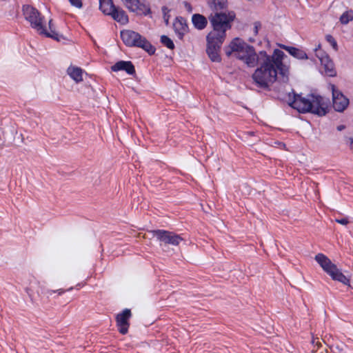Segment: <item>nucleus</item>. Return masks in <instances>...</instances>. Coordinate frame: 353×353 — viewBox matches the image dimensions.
Returning <instances> with one entry per match:
<instances>
[{"mask_svg":"<svg viewBox=\"0 0 353 353\" xmlns=\"http://www.w3.org/2000/svg\"><path fill=\"white\" fill-rule=\"evenodd\" d=\"M65 292V290L63 289H59L57 290H51L49 289H46L45 288H41V294L46 296L47 297H49L51 296L53 293H57L58 295H61Z\"/></svg>","mask_w":353,"mask_h":353,"instance_id":"5701e85b","label":"nucleus"},{"mask_svg":"<svg viewBox=\"0 0 353 353\" xmlns=\"http://www.w3.org/2000/svg\"><path fill=\"white\" fill-rule=\"evenodd\" d=\"M72 6L81 8L83 6L81 0H69Z\"/></svg>","mask_w":353,"mask_h":353,"instance_id":"a878e982","label":"nucleus"},{"mask_svg":"<svg viewBox=\"0 0 353 353\" xmlns=\"http://www.w3.org/2000/svg\"><path fill=\"white\" fill-rule=\"evenodd\" d=\"M315 260L333 280L341 282L344 285H350V279L325 254L321 253L317 254L315 256Z\"/></svg>","mask_w":353,"mask_h":353,"instance_id":"423d86ee","label":"nucleus"},{"mask_svg":"<svg viewBox=\"0 0 353 353\" xmlns=\"http://www.w3.org/2000/svg\"><path fill=\"white\" fill-rule=\"evenodd\" d=\"M192 23L196 29L201 30L206 28L208 20L201 14H194L192 17Z\"/></svg>","mask_w":353,"mask_h":353,"instance_id":"2eb2a0df","label":"nucleus"},{"mask_svg":"<svg viewBox=\"0 0 353 353\" xmlns=\"http://www.w3.org/2000/svg\"><path fill=\"white\" fill-rule=\"evenodd\" d=\"M72 290V288H69V289L68 290V291H70V290Z\"/></svg>","mask_w":353,"mask_h":353,"instance_id":"473e14b6","label":"nucleus"},{"mask_svg":"<svg viewBox=\"0 0 353 353\" xmlns=\"http://www.w3.org/2000/svg\"><path fill=\"white\" fill-rule=\"evenodd\" d=\"M183 4H184L185 8L186 9V10L188 12H192V6H191V4L190 3H188L187 1H184Z\"/></svg>","mask_w":353,"mask_h":353,"instance_id":"c85d7f7f","label":"nucleus"},{"mask_svg":"<svg viewBox=\"0 0 353 353\" xmlns=\"http://www.w3.org/2000/svg\"><path fill=\"white\" fill-rule=\"evenodd\" d=\"M111 70L114 72L123 70L130 75H133L136 72L134 65L130 61H119L111 67Z\"/></svg>","mask_w":353,"mask_h":353,"instance_id":"4468645a","label":"nucleus"},{"mask_svg":"<svg viewBox=\"0 0 353 353\" xmlns=\"http://www.w3.org/2000/svg\"><path fill=\"white\" fill-rule=\"evenodd\" d=\"M261 24L259 21H256L254 23V34L256 35L259 32V28H261Z\"/></svg>","mask_w":353,"mask_h":353,"instance_id":"cd10ccee","label":"nucleus"},{"mask_svg":"<svg viewBox=\"0 0 353 353\" xmlns=\"http://www.w3.org/2000/svg\"><path fill=\"white\" fill-rule=\"evenodd\" d=\"M132 316L131 310L125 308L116 316V323L118 331L121 334H126L130 327V319Z\"/></svg>","mask_w":353,"mask_h":353,"instance_id":"9d476101","label":"nucleus"},{"mask_svg":"<svg viewBox=\"0 0 353 353\" xmlns=\"http://www.w3.org/2000/svg\"><path fill=\"white\" fill-rule=\"evenodd\" d=\"M332 89V103L333 108L337 112L343 111L349 103V100L340 92L336 89L334 85Z\"/></svg>","mask_w":353,"mask_h":353,"instance_id":"9b49d317","label":"nucleus"},{"mask_svg":"<svg viewBox=\"0 0 353 353\" xmlns=\"http://www.w3.org/2000/svg\"><path fill=\"white\" fill-rule=\"evenodd\" d=\"M22 11L26 20L30 23V26L35 29L39 34L44 35L46 37H54L53 34L48 32L44 24V17L41 15L37 9L30 5H24L23 6Z\"/></svg>","mask_w":353,"mask_h":353,"instance_id":"39448f33","label":"nucleus"},{"mask_svg":"<svg viewBox=\"0 0 353 353\" xmlns=\"http://www.w3.org/2000/svg\"><path fill=\"white\" fill-rule=\"evenodd\" d=\"M67 72L75 82L79 83L83 81V70L81 68L70 66Z\"/></svg>","mask_w":353,"mask_h":353,"instance_id":"a211bd4d","label":"nucleus"},{"mask_svg":"<svg viewBox=\"0 0 353 353\" xmlns=\"http://www.w3.org/2000/svg\"><path fill=\"white\" fill-rule=\"evenodd\" d=\"M162 12L163 14V18H165V16L167 15V13L170 12V10L166 6L162 7Z\"/></svg>","mask_w":353,"mask_h":353,"instance_id":"c756f323","label":"nucleus"},{"mask_svg":"<svg viewBox=\"0 0 353 353\" xmlns=\"http://www.w3.org/2000/svg\"><path fill=\"white\" fill-rule=\"evenodd\" d=\"M206 52L208 57L213 62H220L221 59L219 55V50L224 41L218 39L217 38H212L211 39H209V37H206Z\"/></svg>","mask_w":353,"mask_h":353,"instance_id":"6e6552de","label":"nucleus"},{"mask_svg":"<svg viewBox=\"0 0 353 353\" xmlns=\"http://www.w3.org/2000/svg\"><path fill=\"white\" fill-rule=\"evenodd\" d=\"M352 20H353V10L345 12L340 17V22L345 25Z\"/></svg>","mask_w":353,"mask_h":353,"instance_id":"412c9836","label":"nucleus"},{"mask_svg":"<svg viewBox=\"0 0 353 353\" xmlns=\"http://www.w3.org/2000/svg\"><path fill=\"white\" fill-rule=\"evenodd\" d=\"M335 221L343 225H346L349 223L347 218L336 219Z\"/></svg>","mask_w":353,"mask_h":353,"instance_id":"bb28decb","label":"nucleus"},{"mask_svg":"<svg viewBox=\"0 0 353 353\" xmlns=\"http://www.w3.org/2000/svg\"><path fill=\"white\" fill-rule=\"evenodd\" d=\"M289 105L301 113L311 112L320 117L327 113L323 107V98L313 94L304 97L293 92L292 100L289 102Z\"/></svg>","mask_w":353,"mask_h":353,"instance_id":"f03ea898","label":"nucleus"},{"mask_svg":"<svg viewBox=\"0 0 353 353\" xmlns=\"http://www.w3.org/2000/svg\"><path fill=\"white\" fill-rule=\"evenodd\" d=\"M225 52L228 57L235 52L236 59L250 68L259 65L252 78L259 88L270 90L278 78H281L283 82L288 80L289 67L283 63V59L287 56L279 49H274L272 55L265 50L256 53L252 46L236 37L225 48Z\"/></svg>","mask_w":353,"mask_h":353,"instance_id":"f257e3e1","label":"nucleus"},{"mask_svg":"<svg viewBox=\"0 0 353 353\" xmlns=\"http://www.w3.org/2000/svg\"><path fill=\"white\" fill-rule=\"evenodd\" d=\"M316 55L319 58L321 64L323 66L327 75L334 77L336 75V71L334 68V63L329 56L321 49L316 48Z\"/></svg>","mask_w":353,"mask_h":353,"instance_id":"f8f14e48","label":"nucleus"},{"mask_svg":"<svg viewBox=\"0 0 353 353\" xmlns=\"http://www.w3.org/2000/svg\"><path fill=\"white\" fill-rule=\"evenodd\" d=\"M48 25H49V29H50V32H48L50 33L51 34H53L54 36V37H52L51 38L59 41L58 34L55 32V30L52 28V20L49 21Z\"/></svg>","mask_w":353,"mask_h":353,"instance_id":"393cba45","label":"nucleus"},{"mask_svg":"<svg viewBox=\"0 0 353 353\" xmlns=\"http://www.w3.org/2000/svg\"><path fill=\"white\" fill-rule=\"evenodd\" d=\"M208 3L212 9L217 11L227 8L228 0H208Z\"/></svg>","mask_w":353,"mask_h":353,"instance_id":"aec40b11","label":"nucleus"},{"mask_svg":"<svg viewBox=\"0 0 353 353\" xmlns=\"http://www.w3.org/2000/svg\"><path fill=\"white\" fill-rule=\"evenodd\" d=\"M111 17L113 18L114 20L117 21V22L121 23V24H126L128 23V16L125 13V12L122 10L119 9L116 7L115 11L112 12L111 14Z\"/></svg>","mask_w":353,"mask_h":353,"instance_id":"6ab92c4d","label":"nucleus"},{"mask_svg":"<svg viewBox=\"0 0 353 353\" xmlns=\"http://www.w3.org/2000/svg\"><path fill=\"white\" fill-rule=\"evenodd\" d=\"M160 41L163 46H166L170 50H173L174 48V44L172 40L168 36L162 35L161 37Z\"/></svg>","mask_w":353,"mask_h":353,"instance_id":"4be33fe9","label":"nucleus"},{"mask_svg":"<svg viewBox=\"0 0 353 353\" xmlns=\"http://www.w3.org/2000/svg\"><path fill=\"white\" fill-rule=\"evenodd\" d=\"M165 21V23H168V17H167V15L165 16V18H164Z\"/></svg>","mask_w":353,"mask_h":353,"instance_id":"2f4dec72","label":"nucleus"},{"mask_svg":"<svg viewBox=\"0 0 353 353\" xmlns=\"http://www.w3.org/2000/svg\"><path fill=\"white\" fill-rule=\"evenodd\" d=\"M325 39L330 44L332 48L335 50H338V45L336 39L330 34H327L325 36Z\"/></svg>","mask_w":353,"mask_h":353,"instance_id":"b1692460","label":"nucleus"},{"mask_svg":"<svg viewBox=\"0 0 353 353\" xmlns=\"http://www.w3.org/2000/svg\"><path fill=\"white\" fill-rule=\"evenodd\" d=\"M125 7L130 11L139 15H148L151 14L149 6L145 5L140 0H121Z\"/></svg>","mask_w":353,"mask_h":353,"instance_id":"1a4fd4ad","label":"nucleus"},{"mask_svg":"<svg viewBox=\"0 0 353 353\" xmlns=\"http://www.w3.org/2000/svg\"><path fill=\"white\" fill-rule=\"evenodd\" d=\"M152 232L157 241L164 244L176 246L183 240L179 234L165 230H155Z\"/></svg>","mask_w":353,"mask_h":353,"instance_id":"0eeeda50","label":"nucleus"},{"mask_svg":"<svg viewBox=\"0 0 353 353\" xmlns=\"http://www.w3.org/2000/svg\"><path fill=\"white\" fill-rule=\"evenodd\" d=\"M235 18L234 12H216L209 17L210 22L213 30L208 33L207 37L209 39L217 38L218 39L225 41L226 37V31L232 27L231 23Z\"/></svg>","mask_w":353,"mask_h":353,"instance_id":"7ed1b4c3","label":"nucleus"},{"mask_svg":"<svg viewBox=\"0 0 353 353\" xmlns=\"http://www.w3.org/2000/svg\"><path fill=\"white\" fill-rule=\"evenodd\" d=\"M173 28L177 37L182 40L188 32V26L183 17H177L173 23Z\"/></svg>","mask_w":353,"mask_h":353,"instance_id":"ddd939ff","label":"nucleus"},{"mask_svg":"<svg viewBox=\"0 0 353 353\" xmlns=\"http://www.w3.org/2000/svg\"><path fill=\"white\" fill-rule=\"evenodd\" d=\"M121 38L124 44L129 47L141 48L150 55L154 54L156 48L139 33L130 30L121 31Z\"/></svg>","mask_w":353,"mask_h":353,"instance_id":"20e7f679","label":"nucleus"},{"mask_svg":"<svg viewBox=\"0 0 353 353\" xmlns=\"http://www.w3.org/2000/svg\"><path fill=\"white\" fill-rule=\"evenodd\" d=\"M281 47L285 50L288 53L294 57L299 59H307V54L302 50L296 48L295 47L287 46L285 45L281 46Z\"/></svg>","mask_w":353,"mask_h":353,"instance_id":"f3484780","label":"nucleus"},{"mask_svg":"<svg viewBox=\"0 0 353 353\" xmlns=\"http://www.w3.org/2000/svg\"><path fill=\"white\" fill-rule=\"evenodd\" d=\"M343 128H344V126H343V125H339V126H338V127H337V129H338L339 130H342Z\"/></svg>","mask_w":353,"mask_h":353,"instance_id":"7c9ffc66","label":"nucleus"},{"mask_svg":"<svg viewBox=\"0 0 353 353\" xmlns=\"http://www.w3.org/2000/svg\"><path fill=\"white\" fill-rule=\"evenodd\" d=\"M115 8L112 0H99V9L103 14L111 16Z\"/></svg>","mask_w":353,"mask_h":353,"instance_id":"dca6fc26","label":"nucleus"}]
</instances>
